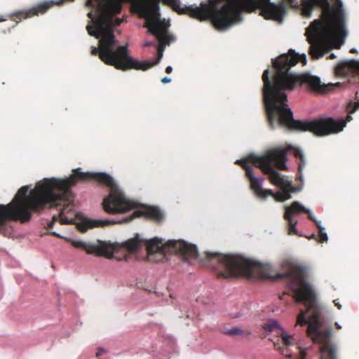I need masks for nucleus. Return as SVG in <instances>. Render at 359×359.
I'll return each instance as SVG.
<instances>
[{"instance_id": "5701e85b", "label": "nucleus", "mask_w": 359, "mask_h": 359, "mask_svg": "<svg viewBox=\"0 0 359 359\" xmlns=\"http://www.w3.org/2000/svg\"><path fill=\"white\" fill-rule=\"evenodd\" d=\"M223 333L230 336H236V335H241L244 334L243 330L238 327H233L232 329L225 330L223 331Z\"/></svg>"}, {"instance_id": "f257e3e1", "label": "nucleus", "mask_w": 359, "mask_h": 359, "mask_svg": "<svg viewBox=\"0 0 359 359\" xmlns=\"http://www.w3.org/2000/svg\"><path fill=\"white\" fill-rule=\"evenodd\" d=\"M95 181L109 188V194L102 201L104 212L109 214L126 213L135 209L138 203L126 197L114 180L105 172H82L81 168L74 169L66 179L44 178L38 182L29 194V187H22L11 203L0 204V231L6 221H18L26 223L31 220L32 213H41L46 208L63 205L60 216L66 207L73 201L71 188L78 182Z\"/></svg>"}, {"instance_id": "c85d7f7f", "label": "nucleus", "mask_w": 359, "mask_h": 359, "mask_svg": "<svg viewBox=\"0 0 359 359\" xmlns=\"http://www.w3.org/2000/svg\"><path fill=\"white\" fill-rule=\"evenodd\" d=\"M170 81H171V79L169 77H167V76H165L161 79V82L163 83H170Z\"/></svg>"}, {"instance_id": "2f4dec72", "label": "nucleus", "mask_w": 359, "mask_h": 359, "mask_svg": "<svg viewBox=\"0 0 359 359\" xmlns=\"http://www.w3.org/2000/svg\"><path fill=\"white\" fill-rule=\"evenodd\" d=\"M50 234H51V235H53V236H54L58 237V238H60V237H61L58 233H56V232H55V231H51V232H50Z\"/></svg>"}, {"instance_id": "7ed1b4c3", "label": "nucleus", "mask_w": 359, "mask_h": 359, "mask_svg": "<svg viewBox=\"0 0 359 359\" xmlns=\"http://www.w3.org/2000/svg\"><path fill=\"white\" fill-rule=\"evenodd\" d=\"M159 2L169 6L178 14H187L200 21L210 20L214 27L224 31L242 20V12L260 10V14L266 20L281 21L285 13L283 3L276 4L269 0H208L200 6H180L179 0H133V11L146 22L170 27L169 21L161 19Z\"/></svg>"}, {"instance_id": "2eb2a0df", "label": "nucleus", "mask_w": 359, "mask_h": 359, "mask_svg": "<svg viewBox=\"0 0 359 359\" xmlns=\"http://www.w3.org/2000/svg\"><path fill=\"white\" fill-rule=\"evenodd\" d=\"M57 4L58 3H55L53 1H44L39 3L27 10H22L15 12L12 15V20L18 22L21 21L22 19L32 18L34 15H38L39 14H44L53 6Z\"/></svg>"}, {"instance_id": "1a4fd4ad", "label": "nucleus", "mask_w": 359, "mask_h": 359, "mask_svg": "<svg viewBox=\"0 0 359 359\" xmlns=\"http://www.w3.org/2000/svg\"><path fill=\"white\" fill-rule=\"evenodd\" d=\"M145 245L149 258L151 255L158 254L161 260L164 258L165 254L172 252H179L187 261L198 257L196 246L184 241H168L163 243L162 240L155 238L145 241Z\"/></svg>"}, {"instance_id": "4468645a", "label": "nucleus", "mask_w": 359, "mask_h": 359, "mask_svg": "<svg viewBox=\"0 0 359 359\" xmlns=\"http://www.w3.org/2000/svg\"><path fill=\"white\" fill-rule=\"evenodd\" d=\"M247 178L250 182V188L254 191L255 194L262 199H265L268 196L273 197L277 201L283 202L281 198H283L281 191L273 193L271 189H264L262 188L261 182L264 180L263 178H257L252 175L249 168H247Z\"/></svg>"}, {"instance_id": "bb28decb", "label": "nucleus", "mask_w": 359, "mask_h": 359, "mask_svg": "<svg viewBox=\"0 0 359 359\" xmlns=\"http://www.w3.org/2000/svg\"><path fill=\"white\" fill-rule=\"evenodd\" d=\"M106 353V351H105L104 348H98V350H97V353H96V356H97V358L98 359H100V358H99V357H100L101 355H102V354H104V353Z\"/></svg>"}, {"instance_id": "412c9836", "label": "nucleus", "mask_w": 359, "mask_h": 359, "mask_svg": "<svg viewBox=\"0 0 359 359\" xmlns=\"http://www.w3.org/2000/svg\"><path fill=\"white\" fill-rule=\"evenodd\" d=\"M294 154L296 158H299L300 162L299 163V172H301L304 166L305 165V158L304 156L299 149H296L294 152Z\"/></svg>"}, {"instance_id": "ddd939ff", "label": "nucleus", "mask_w": 359, "mask_h": 359, "mask_svg": "<svg viewBox=\"0 0 359 359\" xmlns=\"http://www.w3.org/2000/svg\"><path fill=\"white\" fill-rule=\"evenodd\" d=\"M266 329H269L270 331H273L275 329H278V333L281 335V341L278 340L274 342V347L276 349L280 351L281 354L285 355L287 358L292 359H306L307 355V348H302L299 346L296 347L298 352V357L294 358L292 353L290 351L289 348L294 345V339L292 336L287 334L281 328L279 327V325L276 321H272L266 325Z\"/></svg>"}, {"instance_id": "9d476101", "label": "nucleus", "mask_w": 359, "mask_h": 359, "mask_svg": "<svg viewBox=\"0 0 359 359\" xmlns=\"http://www.w3.org/2000/svg\"><path fill=\"white\" fill-rule=\"evenodd\" d=\"M144 217L147 219L154 220L157 222L162 221L163 218V213L160 209L154 206H145L142 209L135 210L132 215L125 217L121 220L115 221L111 219H95V220H86L78 224V228L81 232H85L88 229L93 227H103L110 224L127 223L131 221L133 218Z\"/></svg>"}, {"instance_id": "f3484780", "label": "nucleus", "mask_w": 359, "mask_h": 359, "mask_svg": "<svg viewBox=\"0 0 359 359\" xmlns=\"http://www.w3.org/2000/svg\"><path fill=\"white\" fill-rule=\"evenodd\" d=\"M305 212H309V210L299 202L294 201L290 206L285 208L284 219H290V218H292L293 215L304 213Z\"/></svg>"}, {"instance_id": "dca6fc26", "label": "nucleus", "mask_w": 359, "mask_h": 359, "mask_svg": "<svg viewBox=\"0 0 359 359\" xmlns=\"http://www.w3.org/2000/svg\"><path fill=\"white\" fill-rule=\"evenodd\" d=\"M71 243L76 248L83 249L87 254H95L98 256L109 257V248L102 242L99 245H95L81 241L72 240Z\"/></svg>"}, {"instance_id": "aec40b11", "label": "nucleus", "mask_w": 359, "mask_h": 359, "mask_svg": "<svg viewBox=\"0 0 359 359\" xmlns=\"http://www.w3.org/2000/svg\"><path fill=\"white\" fill-rule=\"evenodd\" d=\"M282 189L281 194L283 198H281L282 201H287L291 198V193L294 192L296 191L295 188L291 184V186L289 187H280Z\"/></svg>"}, {"instance_id": "473e14b6", "label": "nucleus", "mask_w": 359, "mask_h": 359, "mask_svg": "<svg viewBox=\"0 0 359 359\" xmlns=\"http://www.w3.org/2000/svg\"><path fill=\"white\" fill-rule=\"evenodd\" d=\"M334 304H335V306L339 309H340L341 308V305L339 304V303H337L336 302V300L334 301Z\"/></svg>"}, {"instance_id": "6ab92c4d", "label": "nucleus", "mask_w": 359, "mask_h": 359, "mask_svg": "<svg viewBox=\"0 0 359 359\" xmlns=\"http://www.w3.org/2000/svg\"><path fill=\"white\" fill-rule=\"evenodd\" d=\"M143 240L140 239L138 236H136L126 241L123 245L129 252L133 253L137 252L140 249Z\"/></svg>"}, {"instance_id": "e433bc0d", "label": "nucleus", "mask_w": 359, "mask_h": 359, "mask_svg": "<svg viewBox=\"0 0 359 359\" xmlns=\"http://www.w3.org/2000/svg\"><path fill=\"white\" fill-rule=\"evenodd\" d=\"M350 52L351 53H356V50L354 48H352Z\"/></svg>"}, {"instance_id": "c9c22d12", "label": "nucleus", "mask_w": 359, "mask_h": 359, "mask_svg": "<svg viewBox=\"0 0 359 359\" xmlns=\"http://www.w3.org/2000/svg\"><path fill=\"white\" fill-rule=\"evenodd\" d=\"M351 119V115H348L347 117H346V121H349Z\"/></svg>"}, {"instance_id": "58836bf2", "label": "nucleus", "mask_w": 359, "mask_h": 359, "mask_svg": "<svg viewBox=\"0 0 359 359\" xmlns=\"http://www.w3.org/2000/svg\"><path fill=\"white\" fill-rule=\"evenodd\" d=\"M336 325L337 326L338 328H341V327L339 326V325H337V323H336Z\"/></svg>"}, {"instance_id": "0eeeda50", "label": "nucleus", "mask_w": 359, "mask_h": 359, "mask_svg": "<svg viewBox=\"0 0 359 359\" xmlns=\"http://www.w3.org/2000/svg\"><path fill=\"white\" fill-rule=\"evenodd\" d=\"M209 265L217 273L219 278H228L238 276L249 278L262 269L260 263L236 255H222L206 252Z\"/></svg>"}, {"instance_id": "423d86ee", "label": "nucleus", "mask_w": 359, "mask_h": 359, "mask_svg": "<svg viewBox=\"0 0 359 359\" xmlns=\"http://www.w3.org/2000/svg\"><path fill=\"white\" fill-rule=\"evenodd\" d=\"M287 150L284 148H275L266 151L263 155L250 154L246 158L237 160L235 163L240 165L245 171L250 170L253 175V169L250 165L259 168L264 175H269L271 184L278 187H289L291 182L285 180L279 172L275 170L273 165L279 170H287Z\"/></svg>"}, {"instance_id": "4be33fe9", "label": "nucleus", "mask_w": 359, "mask_h": 359, "mask_svg": "<svg viewBox=\"0 0 359 359\" xmlns=\"http://www.w3.org/2000/svg\"><path fill=\"white\" fill-rule=\"evenodd\" d=\"M316 225L319 230V241L323 243L327 241V236L324 232V228L321 226L320 222H316Z\"/></svg>"}, {"instance_id": "39448f33", "label": "nucleus", "mask_w": 359, "mask_h": 359, "mask_svg": "<svg viewBox=\"0 0 359 359\" xmlns=\"http://www.w3.org/2000/svg\"><path fill=\"white\" fill-rule=\"evenodd\" d=\"M87 15L90 20L86 26L88 34L99 39V47L92 46L91 55H98L104 64L121 71L135 67L137 62L130 56L128 46H118L114 36V26L120 25L123 19L113 17L96 18L92 12Z\"/></svg>"}, {"instance_id": "f03ea898", "label": "nucleus", "mask_w": 359, "mask_h": 359, "mask_svg": "<svg viewBox=\"0 0 359 359\" xmlns=\"http://www.w3.org/2000/svg\"><path fill=\"white\" fill-rule=\"evenodd\" d=\"M299 62L305 65L306 55H299L290 49L287 53L272 60L274 74L271 79L269 78V69L264 70L262 74L263 102L270 128L274 129L280 126L290 130L309 131L316 136H325L341 131L346 123L343 119L336 121L332 118H327L311 121L294 119L293 113L287 103L286 91H292L299 86H306L316 93H325L339 85L322 84L318 76L309 73L298 74L290 72V68Z\"/></svg>"}, {"instance_id": "b1692460", "label": "nucleus", "mask_w": 359, "mask_h": 359, "mask_svg": "<svg viewBox=\"0 0 359 359\" xmlns=\"http://www.w3.org/2000/svg\"><path fill=\"white\" fill-rule=\"evenodd\" d=\"M287 223H288V226H289V228H288V233L289 234H295L297 233V229H296V224H297V221L294 220L293 218H290V219H286Z\"/></svg>"}, {"instance_id": "cd10ccee", "label": "nucleus", "mask_w": 359, "mask_h": 359, "mask_svg": "<svg viewBox=\"0 0 359 359\" xmlns=\"http://www.w3.org/2000/svg\"><path fill=\"white\" fill-rule=\"evenodd\" d=\"M304 213H306L308 214V217L309 219L312 220L315 224H316V222H318V220H316L313 216L312 215V214L310 212V211L309 210V212H305Z\"/></svg>"}, {"instance_id": "c756f323", "label": "nucleus", "mask_w": 359, "mask_h": 359, "mask_svg": "<svg viewBox=\"0 0 359 359\" xmlns=\"http://www.w3.org/2000/svg\"><path fill=\"white\" fill-rule=\"evenodd\" d=\"M154 43L152 42V41H147L144 44V47H148V46H154Z\"/></svg>"}, {"instance_id": "4c0bfd02", "label": "nucleus", "mask_w": 359, "mask_h": 359, "mask_svg": "<svg viewBox=\"0 0 359 359\" xmlns=\"http://www.w3.org/2000/svg\"><path fill=\"white\" fill-rule=\"evenodd\" d=\"M4 20H6L4 18H0V22L4 21Z\"/></svg>"}, {"instance_id": "f704fd0d", "label": "nucleus", "mask_w": 359, "mask_h": 359, "mask_svg": "<svg viewBox=\"0 0 359 359\" xmlns=\"http://www.w3.org/2000/svg\"><path fill=\"white\" fill-rule=\"evenodd\" d=\"M335 57H335V55H334L333 53H332V54L329 56V58H330V59H334V58H335Z\"/></svg>"}, {"instance_id": "393cba45", "label": "nucleus", "mask_w": 359, "mask_h": 359, "mask_svg": "<svg viewBox=\"0 0 359 359\" xmlns=\"http://www.w3.org/2000/svg\"><path fill=\"white\" fill-rule=\"evenodd\" d=\"M358 108H359V102H356L354 104H352L351 102H350L347 105V110L349 114L355 112V110Z\"/></svg>"}, {"instance_id": "a211bd4d", "label": "nucleus", "mask_w": 359, "mask_h": 359, "mask_svg": "<svg viewBox=\"0 0 359 359\" xmlns=\"http://www.w3.org/2000/svg\"><path fill=\"white\" fill-rule=\"evenodd\" d=\"M303 6L304 11L309 13L316 8H327L329 2L327 0H304Z\"/></svg>"}, {"instance_id": "20e7f679", "label": "nucleus", "mask_w": 359, "mask_h": 359, "mask_svg": "<svg viewBox=\"0 0 359 359\" xmlns=\"http://www.w3.org/2000/svg\"><path fill=\"white\" fill-rule=\"evenodd\" d=\"M278 277L288 279L287 286L295 301L304 303L306 307V311H302L298 316L297 323L302 326L308 324V337L320 345L319 359H337V346L331 339L332 329H320V313L316 305L315 293L306 280L305 270L299 266L291 264L285 272L278 274Z\"/></svg>"}, {"instance_id": "9b49d317", "label": "nucleus", "mask_w": 359, "mask_h": 359, "mask_svg": "<svg viewBox=\"0 0 359 359\" xmlns=\"http://www.w3.org/2000/svg\"><path fill=\"white\" fill-rule=\"evenodd\" d=\"M144 27L148 28V32L154 35L158 41V45L157 46V57L155 61L140 62L135 59L137 65H134L135 67H131V69L145 71L160 62L163 57L165 46L169 45L171 41H173L175 38L168 32V28L165 26L159 25L156 21L155 22V24L145 22Z\"/></svg>"}, {"instance_id": "a878e982", "label": "nucleus", "mask_w": 359, "mask_h": 359, "mask_svg": "<svg viewBox=\"0 0 359 359\" xmlns=\"http://www.w3.org/2000/svg\"><path fill=\"white\" fill-rule=\"evenodd\" d=\"M57 217L53 216V220L48 224L47 229H51L53 228L55 222L57 221Z\"/></svg>"}, {"instance_id": "72a5a7b5", "label": "nucleus", "mask_w": 359, "mask_h": 359, "mask_svg": "<svg viewBox=\"0 0 359 359\" xmlns=\"http://www.w3.org/2000/svg\"><path fill=\"white\" fill-rule=\"evenodd\" d=\"M61 223L62 224H67L68 223L67 219H64L63 218H61Z\"/></svg>"}, {"instance_id": "7c9ffc66", "label": "nucleus", "mask_w": 359, "mask_h": 359, "mask_svg": "<svg viewBox=\"0 0 359 359\" xmlns=\"http://www.w3.org/2000/svg\"><path fill=\"white\" fill-rule=\"evenodd\" d=\"M172 71V68L170 67V66H168L166 68H165V72L167 74H170Z\"/></svg>"}, {"instance_id": "6e6552de", "label": "nucleus", "mask_w": 359, "mask_h": 359, "mask_svg": "<svg viewBox=\"0 0 359 359\" xmlns=\"http://www.w3.org/2000/svg\"><path fill=\"white\" fill-rule=\"evenodd\" d=\"M343 32L342 19L339 18L335 22L329 21L326 23H323L319 20L313 21L306 32L307 41L310 43L309 54L314 59L323 57L324 54L321 46L323 38Z\"/></svg>"}, {"instance_id": "f8f14e48", "label": "nucleus", "mask_w": 359, "mask_h": 359, "mask_svg": "<svg viewBox=\"0 0 359 359\" xmlns=\"http://www.w3.org/2000/svg\"><path fill=\"white\" fill-rule=\"evenodd\" d=\"M125 0H86V6L96 18L114 17L119 14Z\"/></svg>"}]
</instances>
